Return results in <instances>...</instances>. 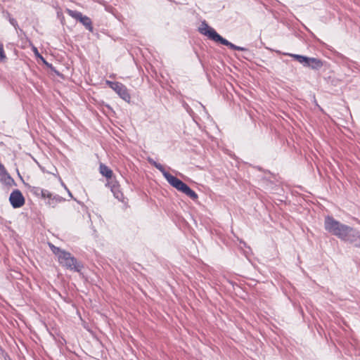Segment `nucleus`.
<instances>
[{
	"mask_svg": "<svg viewBox=\"0 0 360 360\" xmlns=\"http://www.w3.org/2000/svg\"><path fill=\"white\" fill-rule=\"evenodd\" d=\"M324 228L328 232L336 236L341 240L355 243L356 245H360V233L353 228L335 220L332 217H326Z\"/></svg>",
	"mask_w": 360,
	"mask_h": 360,
	"instance_id": "1",
	"label": "nucleus"
},
{
	"mask_svg": "<svg viewBox=\"0 0 360 360\" xmlns=\"http://www.w3.org/2000/svg\"><path fill=\"white\" fill-rule=\"evenodd\" d=\"M155 167L160 170L164 177L167 179V181L169 182V184L174 187L176 189H177L179 191H181L182 193L187 195L188 197H190L193 200H196L198 198V195L195 191L191 190L186 184H184L183 181L177 179L176 177L172 176L169 173L165 171L163 166L160 165V163H158V165H155Z\"/></svg>",
	"mask_w": 360,
	"mask_h": 360,
	"instance_id": "2",
	"label": "nucleus"
},
{
	"mask_svg": "<svg viewBox=\"0 0 360 360\" xmlns=\"http://www.w3.org/2000/svg\"><path fill=\"white\" fill-rule=\"evenodd\" d=\"M199 32L207 37L209 39L216 41L220 42L223 45L229 46L230 49L233 50L244 51L245 49L240 46H238L228 40L221 37L212 27H210L207 22H202L198 27Z\"/></svg>",
	"mask_w": 360,
	"mask_h": 360,
	"instance_id": "3",
	"label": "nucleus"
},
{
	"mask_svg": "<svg viewBox=\"0 0 360 360\" xmlns=\"http://www.w3.org/2000/svg\"><path fill=\"white\" fill-rule=\"evenodd\" d=\"M51 248L53 252L58 257V260L63 266L72 271H80L79 265L70 252L60 250L53 245H51Z\"/></svg>",
	"mask_w": 360,
	"mask_h": 360,
	"instance_id": "4",
	"label": "nucleus"
},
{
	"mask_svg": "<svg viewBox=\"0 0 360 360\" xmlns=\"http://www.w3.org/2000/svg\"><path fill=\"white\" fill-rule=\"evenodd\" d=\"M109 86L123 100L129 101L130 96L126 87L119 82H107Z\"/></svg>",
	"mask_w": 360,
	"mask_h": 360,
	"instance_id": "5",
	"label": "nucleus"
},
{
	"mask_svg": "<svg viewBox=\"0 0 360 360\" xmlns=\"http://www.w3.org/2000/svg\"><path fill=\"white\" fill-rule=\"evenodd\" d=\"M9 201L14 208H18L25 204V198L19 190H15L11 193Z\"/></svg>",
	"mask_w": 360,
	"mask_h": 360,
	"instance_id": "6",
	"label": "nucleus"
},
{
	"mask_svg": "<svg viewBox=\"0 0 360 360\" xmlns=\"http://www.w3.org/2000/svg\"><path fill=\"white\" fill-rule=\"evenodd\" d=\"M0 181L6 185H11L14 181L6 172L4 166L0 163Z\"/></svg>",
	"mask_w": 360,
	"mask_h": 360,
	"instance_id": "7",
	"label": "nucleus"
},
{
	"mask_svg": "<svg viewBox=\"0 0 360 360\" xmlns=\"http://www.w3.org/2000/svg\"><path fill=\"white\" fill-rule=\"evenodd\" d=\"M323 66V62L316 58H308L307 66L313 70H319Z\"/></svg>",
	"mask_w": 360,
	"mask_h": 360,
	"instance_id": "8",
	"label": "nucleus"
},
{
	"mask_svg": "<svg viewBox=\"0 0 360 360\" xmlns=\"http://www.w3.org/2000/svg\"><path fill=\"white\" fill-rule=\"evenodd\" d=\"M46 198L48 199L47 204L52 207H55L57 203L63 200L62 197L59 195H53L51 193L49 196H46Z\"/></svg>",
	"mask_w": 360,
	"mask_h": 360,
	"instance_id": "9",
	"label": "nucleus"
},
{
	"mask_svg": "<svg viewBox=\"0 0 360 360\" xmlns=\"http://www.w3.org/2000/svg\"><path fill=\"white\" fill-rule=\"evenodd\" d=\"M286 55H288V56H291L292 58H295L300 64L303 65V66H304V67L307 66V62H308L309 57L302 56V55H298V54H292V53H286Z\"/></svg>",
	"mask_w": 360,
	"mask_h": 360,
	"instance_id": "10",
	"label": "nucleus"
},
{
	"mask_svg": "<svg viewBox=\"0 0 360 360\" xmlns=\"http://www.w3.org/2000/svg\"><path fill=\"white\" fill-rule=\"evenodd\" d=\"M32 191L37 195H41V198L46 199V196L50 195V192L47 190L42 189L39 187H33Z\"/></svg>",
	"mask_w": 360,
	"mask_h": 360,
	"instance_id": "11",
	"label": "nucleus"
},
{
	"mask_svg": "<svg viewBox=\"0 0 360 360\" xmlns=\"http://www.w3.org/2000/svg\"><path fill=\"white\" fill-rule=\"evenodd\" d=\"M100 172L103 176L108 179H110L112 176V171L109 167L103 164H101L100 165Z\"/></svg>",
	"mask_w": 360,
	"mask_h": 360,
	"instance_id": "12",
	"label": "nucleus"
},
{
	"mask_svg": "<svg viewBox=\"0 0 360 360\" xmlns=\"http://www.w3.org/2000/svg\"><path fill=\"white\" fill-rule=\"evenodd\" d=\"M112 192L114 194V196L118 199L119 200H122L123 195L122 192L120 191L119 187L113 185L111 188Z\"/></svg>",
	"mask_w": 360,
	"mask_h": 360,
	"instance_id": "13",
	"label": "nucleus"
},
{
	"mask_svg": "<svg viewBox=\"0 0 360 360\" xmlns=\"http://www.w3.org/2000/svg\"><path fill=\"white\" fill-rule=\"evenodd\" d=\"M89 30H92L91 21L87 16H83L79 20Z\"/></svg>",
	"mask_w": 360,
	"mask_h": 360,
	"instance_id": "14",
	"label": "nucleus"
},
{
	"mask_svg": "<svg viewBox=\"0 0 360 360\" xmlns=\"http://www.w3.org/2000/svg\"><path fill=\"white\" fill-rule=\"evenodd\" d=\"M68 13L73 18H75L79 20H80L81 18L84 16L80 12L72 10H68Z\"/></svg>",
	"mask_w": 360,
	"mask_h": 360,
	"instance_id": "15",
	"label": "nucleus"
},
{
	"mask_svg": "<svg viewBox=\"0 0 360 360\" xmlns=\"http://www.w3.org/2000/svg\"><path fill=\"white\" fill-rule=\"evenodd\" d=\"M6 59V56L4 50V46L0 43V62H4Z\"/></svg>",
	"mask_w": 360,
	"mask_h": 360,
	"instance_id": "16",
	"label": "nucleus"
},
{
	"mask_svg": "<svg viewBox=\"0 0 360 360\" xmlns=\"http://www.w3.org/2000/svg\"><path fill=\"white\" fill-rule=\"evenodd\" d=\"M32 51H33V52H34V55H35L37 58H40V59H41L44 62H45V61H44V58H43V57L40 55V53H39V51H38L37 49L35 46H32Z\"/></svg>",
	"mask_w": 360,
	"mask_h": 360,
	"instance_id": "17",
	"label": "nucleus"
},
{
	"mask_svg": "<svg viewBox=\"0 0 360 360\" xmlns=\"http://www.w3.org/2000/svg\"><path fill=\"white\" fill-rule=\"evenodd\" d=\"M149 162L150 164H152L153 165H154L155 167V165H158V162H156L155 161H154L153 160H151V159H149Z\"/></svg>",
	"mask_w": 360,
	"mask_h": 360,
	"instance_id": "18",
	"label": "nucleus"
},
{
	"mask_svg": "<svg viewBox=\"0 0 360 360\" xmlns=\"http://www.w3.org/2000/svg\"><path fill=\"white\" fill-rule=\"evenodd\" d=\"M68 193H69L70 196H72V194L70 191H68Z\"/></svg>",
	"mask_w": 360,
	"mask_h": 360,
	"instance_id": "19",
	"label": "nucleus"
}]
</instances>
